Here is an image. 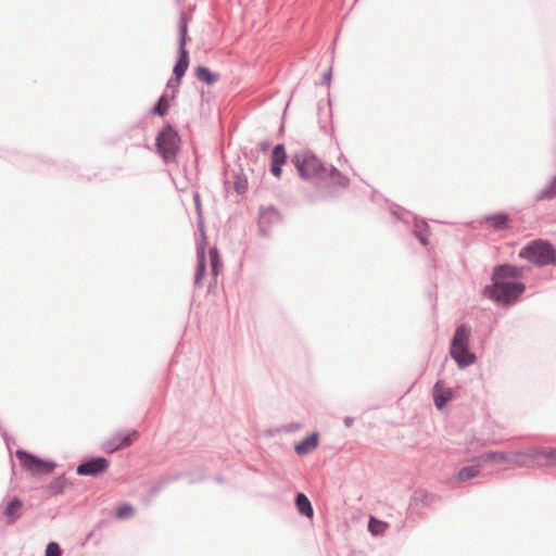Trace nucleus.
Segmentation results:
<instances>
[{"mask_svg": "<svg viewBox=\"0 0 556 556\" xmlns=\"http://www.w3.org/2000/svg\"><path fill=\"white\" fill-rule=\"evenodd\" d=\"M484 220L489 227L496 230L505 229L508 225V216L504 213L486 216Z\"/></svg>", "mask_w": 556, "mask_h": 556, "instance_id": "2eb2a0df", "label": "nucleus"}, {"mask_svg": "<svg viewBox=\"0 0 556 556\" xmlns=\"http://www.w3.org/2000/svg\"><path fill=\"white\" fill-rule=\"evenodd\" d=\"M168 101L167 99L163 96L159 99L155 108H154V112L160 115V116H163L167 113L168 111Z\"/></svg>", "mask_w": 556, "mask_h": 556, "instance_id": "393cba45", "label": "nucleus"}, {"mask_svg": "<svg viewBox=\"0 0 556 556\" xmlns=\"http://www.w3.org/2000/svg\"><path fill=\"white\" fill-rule=\"evenodd\" d=\"M468 329L465 326H459L455 331L450 351L459 367L468 366L476 359L475 355L468 351Z\"/></svg>", "mask_w": 556, "mask_h": 556, "instance_id": "7ed1b4c3", "label": "nucleus"}, {"mask_svg": "<svg viewBox=\"0 0 556 556\" xmlns=\"http://www.w3.org/2000/svg\"><path fill=\"white\" fill-rule=\"evenodd\" d=\"M295 165L303 178L323 177L327 173L321 162L314 155L298 156Z\"/></svg>", "mask_w": 556, "mask_h": 556, "instance_id": "0eeeda50", "label": "nucleus"}, {"mask_svg": "<svg viewBox=\"0 0 556 556\" xmlns=\"http://www.w3.org/2000/svg\"><path fill=\"white\" fill-rule=\"evenodd\" d=\"M179 136L172 126H166L156 137V148L165 162L175 159L179 149Z\"/></svg>", "mask_w": 556, "mask_h": 556, "instance_id": "423d86ee", "label": "nucleus"}, {"mask_svg": "<svg viewBox=\"0 0 556 556\" xmlns=\"http://www.w3.org/2000/svg\"><path fill=\"white\" fill-rule=\"evenodd\" d=\"M139 437L137 430H132L127 434H114L106 440L104 446L108 452L113 453L115 451L130 446Z\"/></svg>", "mask_w": 556, "mask_h": 556, "instance_id": "9d476101", "label": "nucleus"}, {"mask_svg": "<svg viewBox=\"0 0 556 556\" xmlns=\"http://www.w3.org/2000/svg\"><path fill=\"white\" fill-rule=\"evenodd\" d=\"M287 159V154L282 144H278L274 148L273 156H271V167L270 170L274 176L280 177L281 175V166L285 164Z\"/></svg>", "mask_w": 556, "mask_h": 556, "instance_id": "f8f14e48", "label": "nucleus"}, {"mask_svg": "<svg viewBox=\"0 0 556 556\" xmlns=\"http://www.w3.org/2000/svg\"><path fill=\"white\" fill-rule=\"evenodd\" d=\"M453 399V392L443 381H438L433 387V400L435 406L441 409Z\"/></svg>", "mask_w": 556, "mask_h": 556, "instance_id": "9b49d317", "label": "nucleus"}, {"mask_svg": "<svg viewBox=\"0 0 556 556\" xmlns=\"http://www.w3.org/2000/svg\"><path fill=\"white\" fill-rule=\"evenodd\" d=\"M180 30H181V39H180V49H179V60L177 61V63L174 67V74H175L178 83L180 81L181 77L185 75V73L189 66V53L186 49L187 23L184 18L181 20Z\"/></svg>", "mask_w": 556, "mask_h": 556, "instance_id": "6e6552de", "label": "nucleus"}, {"mask_svg": "<svg viewBox=\"0 0 556 556\" xmlns=\"http://www.w3.org/2000/svg\"><path fill=\"white\" fill-rule=\"evenodd\" d=\"M15 456L18 459L22 468L29 472L31 476L49 475L55 468V463L51 460L41 459L23 450H17Z\"/></svg>", "mask_w": 556, "mask_h": 556, "instance_id": "39448f33", "label": "nucleus"}, {"mask_svg": "<svg viewBox=\"0 0 556 556\" xmlns=\"http://www.w3.org/2000/svg\"><path fill=\"white\" fill-rule=\"evenodd\" d=\"M279 219V214L275 210H268L264 212L261 216L260 224L263 227L265 224H267L270 220Z\"/></svg>", "mask_w": 556, "mask_h": 556, "instance_id": "bb28decb", "label": "nucleus"}, {"mask_svg": "<svg viewBox=\"0 0 556 556\" xmlns=\"http://www.w3.org/2000/svg\"><path fill=\"white\" fill-rule=\"evenodd\" d=\"M205 273V264H204V255L203 252L199 253V264L195 273V282L199 283L204 277Z\"/></svg>", "mask_w": 556, "mask_h": 556, "instance_id": "a878e982", "label": "nucleus"}, {"mask_svg": "<svg viewBox=\"0 0 556 556\" xmlns=\"http://www.w3.org/2000/svg\"><path fill=\"white\" fill-rule=\"evenodd\" d=\"M22 506H23L22 501L16 497L13 498L8 504L7 508L4 509V515H5L9 523L14 522L20 517Z\"/></svg>", "mask_w": 556, "mask_h": 556, "instance_id": "4468645a", "label": "nucleus"}, {"mask_svg": "<svg viewBox=\"0 0 556 556\" xmlns=\"http://www.w3.org/2000/svg\"><path fill=\"white\" fill-rule=\"evenodd\" d=\"M556 198V176L551 179L545 189L535 195L536 201L551 200Z\"/></svg>", "mask_w": 556, "mask_h": 556, "instance_id": "a211bd4d", "label": "nucleus"}, {"mask_svg": "<svg viewBox=\"0 0 556 556\" xmlns=\"http://www.w3.org/2000/svg\"><path fill=\"white\" fill-rule=\"evenodd\" d=\"M540 457L554 458L556 459V450L555 451H529L527 453H522L516 456L515 459L510 458L509 455L502 452H492L486 453L482 456V460L484 463H516L518 465H527L528 459L538 460Z\"/></svg>", "mask_w": 556, "mask_h": 556, "instance_id": "20e7f679", "label": "nucleus"}, {"mask_svg": "<svg viewBox=\"0 0 556 556\" xmlns=\"http://www.w3.org/2000/svg\"><path fill=\"white\" fill-rule=\"evenodd\" d=\"M48 488L52 494L61 493L65 489V479L56 478L53 482L49 484Z\"/></svg>", "mask_w": 556, "mask_h": 556, "instance_id": "5701e85b", "label": "nucleus"}, {"mask_svg": "<svg viewBox=\"0 0 556 556\" xmlns=\"http://www.w3.org/2000/svg\"><path fill=\"white\" fill-rule=\"evenodd\" d=\"M414 231L420 242L426 245L428 243L429 226L425 222H416Z\"/></svg>", "mask_w": 556, "mask_h": 556, "instance_id": "6ab92c4d", "label": "nucleus"}, {"mask_svg": "<svg viewBox=\"0 0 556 556\" xmlns=\"http://www.w3.org/2000/svg\"><path fill=\"white\" fill-rule=\"evenodd\" d=\"M318 442H319L318 433L313 432L308 437H306L305 439L300 441L298 444H295L294 451L299 455H306L317 447Z\"/></svg>", "mask_w": 556, "mask_h": 556, "instance_id": "ddd939ff", "label": "nucleus"}, {"mask_svg": "<svg viewBox=\"0 0 556 556\" xmlns=\"http://www.w3.org/2000/svg\"><path fill=\"white\" fill-rule=\"evenodd\" d=\"M45 556H61V548L60 546L54 543V542H51L47 545V548H46V555Z\"/></svg>", "mask_w": 556, "mask_h": 556, "instance_id": "cd10ccee", "label": "nucleus"}, {"mask_svg": "<svg viewBox=\"0 0 556 556\" xmlns=\"http://www.w3.org/2000/svg\"><path fill=\"white\" fill-rule=\"evenodd\" d=\"M109 460L104 457H97L80 464L77 467L79 476H99L104 473L109 468Z\"/></svg>", "mask_w": 556, "mask_h": 556, "instance_id": "1a4fd4ad", "label": "nucleus"}, {"mask_svg": "<svg viewBox=\"0 0 556 556\" xmlns=\"http://www.w3.org/2000/svg\"><path fill=\"white\" fill-rule=\"evenodd\" d=\"M522 269L513 265H502L494 269L493 286L486 288L484 293L505 304L516 301L525 291V286L520 282H514L511 279L519 278Z\"/></svg>", "mask_w": 556, "mask_h": 556, "instance_id": "f257e3e1", "label": "nucleus"}, {"mask_svg": "<svg viewBox=\"0 0 556 556\" xmlns=\"http://www.w3.org/2000/svg\"><path fill=\"white\" fill-rule=\"evenodd\" d=\"M519 256L535 265L544 266L555 261L556 252L546 241L534 240L520 250Z\"/></svg>", "mask_w": 556, "mask_h": 556, "instance_id": "f03ea898", "label": "nucleus"}, {"mask_svg": "<svg viewBox=\"0 0 556 556\" xmlns=\"http://www.w3.org/2000/svg\"><path fill=\"white\" fill-rule=\"evenodd\" d=\"M388 527H389V525L387 522L378 520L374 517L370 518L369 525H368L369 531L374 535L383 534L386 532V530L388 529Z\"/></svg>", "mask_w": 556, "mask_h": 556, "instance_id": "aec40b11", "label": "nucleus"}, {"mask_svg": "<svg viewBox=\"0 0 556 556\" xmlns=\"http://www.w3.org/2000/svg\"><path fill=\"white\" fill-rule=\"evenodd\" d=\"M194 74L199 80H201L207 85H212L219 79L218 74L211 72V70L205 66H198L195 68Z\"/></svg>", "mask_w": 556, "mask_h": 556, "instance_id": "dca6fc26", "label": "nucleus"}, {"mask_svg": "<svg viewBox=\"0 0 556 556\" xmlns=\"http://www.w3.org/2000/svg\"><path fill=\"white\" fill-rule=\"evenodd\" d=\"M211 267L214 276L218 274V266L220 264L218 252L216 249L210 250Z\"/></svg>", "mask_w": 556, "mask_h": 556, "instance_id": "b1692460", "label": "nucleus"}, {"mask_svg": "<svg viewBox=\"0 0 556 556\" xmlns=\"http://www.w3.org/2000/svg\"><path fill=\"white\" fill-rule=\"evenodd\" d=\"M295 504L300 514L308 518L313 517V508L311 502L303 493H299L296 495Z\"/></svg>", "mask_w": 556, "mask_h": 556, "instance_id": "f3484780", "label": "nucleus"}, {"mask_svg": "<svg viewBox=\"0 0 556 556\" xmlns=\"http://www.w3.org/2000/svg\"><path fill=\"white\" fill-rule=\"evenodd\" d=\"M134 511L135 509L131 505L124 504L116 509L115 515L118 519H126L131 517L134 515Z\"/></svg>", "mask_w": 556, "mask_h": 556, "instance_id": "4be33fe9", "label": "nucleus"}, {"mask_svg": "<svg viewBox=\"0 0 556 556\" xmlns=\"http://www.w3.org/2000/svg\"><path fill=\"white\" fill-rule=\"evenodd\" d=\"M479 473V468L475 466L464 467L459 470L457 478L459 481H467Z\"/></svg>", "mask_w": 556, "mask_h": 556, "instance_id": "412c9836", "label": "nucleus"}, {"mask_svg": "<svg viewBox=\"0 0 556 556\" xmlns=\"http://www.w3.org/2000/svg\"><path fill=\"white\" fill-rule=\"evenodd\" d=\"M330 175L334 176V175H339V173L336 169H331Z\"/></svg>", "mask_w": 556, "mask_h": 556, "instance_id": "c85d7f7f", "label": "nucleus"}]
</instances>
